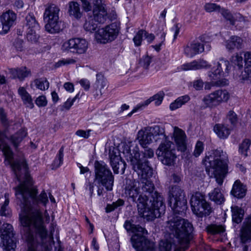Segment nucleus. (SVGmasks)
<instances>
[{"mask_svg": "<svg viewBox=\"0 0 251 251\" xmlns=\"http://www.w3.org/2000/svg\"><path fill=\"white\" fill-rule=\"evenodd\" d=\"M190 100V97L185 95L177 98L174 102H172L170 105V109L173 111L177 108H180L182 105L185 104Z\"/></svg>", "mask_w": 251, "mask_h": 251, "instance_id": "obj_29", "label": "nucleus"}, {"mask_svg": "<svg viewBox=\"0 0 251 251\" xmlns=\"http://www.w3.org/2000/svg\"><path fill=\"white\" fill-rule=\"evenodd\" d=\"M204 150V144L201 141H199L196 143L193 155L196 157L199 156L203 152Z\"/></svg>", "mask_w": 251, "mask_h": 251, "instance_id": "obj_51", "label": "nucleus"}, {"mask_svg": "<svg viewBox=\"0 0 251 251\" xmlns=\"http://www.w3.org/2000/svg\"><path fill=\"white\" fill-rule=\"evenodd\" d=\"M174 137L179 150L184 151L186 149L185 145L186 135L182 129L175 126L174 128Z\"/></svg>", "mask_w": 251, "mask_h": 251, "instance_id": "obj_22", "label": "nucleus"}, {"mask_svg": "<svg viewBox=\"0 0 251 251\" xmlns=\"http://www.w3.org/2000/svg\"><path fill=\"white\" fill-rule=\"evenodd\" d=\"M240 74H234V77L236 79L241 81L250 80L251 81V68H245L244 71H239Z\"/></svg>", "mask_w": 251, "mask_h": 251, "instance_id": "obj_38", "label": "nucleus"}, {"mask_svg": "<svg viewBox=\"0 0 251 251\" xmlns=\"http://www.w3.org/2000/svg\"><path fill=\"white\" fill-rule=\"evenodd\" d=\"M203 82L201 79L195 80L193 82V87L197 90H201L203 87Z\"/></svg>", "mask_w": 251, "mask_h": 251, "instance_id": "obj_62", "label": "nucleus"}, {"mask_svg": "<svg viewBox=\"0 0 251 251\" xmlns=\"http://www.w3.org/2000/svg\"><path fill=\"white\" fill-rule=\"evenodd\" d=\"M206 231L208 233L211 234H221L225 232V228L222 225L210 224L207 226Z\"/></svg>", "mask_w": 251, "mask_h": 251, "instance_id": "obj_37", "label": "nucleus"}, {"mask_svg": "<svg viewBox=\"0 0 251 251\" xmlns=\"http://www.w3.org/2000/svg\"><path fill=\"white\" fill-rule=\"evenodd\" d=\"M210 67L211 65L206 60L199 59L182 64L180 67V69L184 71H196L203 69H207L210 68Z\"/></svg>", "mask_w": 251, "mask_h": 251, "instance_id": "obj_17", "label": "nucleus"}, {"mask_svg": "<svg viewBox=\"0 0 251 251\" xmlns=\"http://www.w3.org/2000/svg\"><path fill=\"white\" fill-rule=\"evenodd\" d=\"M120 31V23L115 21L104 27L99 29L95 34L98 43L106 44L115 40Z\"/></svg>", "mask_w": 251, "mask_h": 251, "instance_id": "obj_9", "label": "nucleus"}, {"mask_svg": "<svg viewBox=\"0 0 251 251\" xmlns=\"http://www.w3.org/2000/svg\"><path fill=\"white\" fill-rule=\"evenodd\" d=\"M245 68H251V52H247L244 54Z\"/></svg>", "mask_w": 251, "mask_h": 251, "instance_id": "obj_59", "label": "nucleus"}, {"mask_svg": "<svg viewBox=\"0 0 251 251\" xmlns=\"http://www.w3.org/2000/svg\"><path fill=\"white\" fill-rule=\"evenodd\" d=\"M69 15L76 19H79L82 15L79 4L76 1H72L68 3Z\"/></svg>", "mask_w": 251, "mask_h": 251, "instance_id": "obj_25", "label": "nucleus"}, {"mask_svg": "<svg viewBox=\"0 0 251 251\" xmlns=\"http://www.w3.org/2000/svg\"><path fill=\"white\" fill-rule=\"evenodd\" d=\"M0 234L4 251H15L16 245L12 225L4 223L0 226Z\"/></svg>", "mask_w": 251, "mask_h": 251, "instance_id": "obj_12", "label": "nucleus"}, {"mask_svg": "<svg viewBox=\"0 0 251 251\" xmlns=\"http://www.w3.org/2000/svg\"><path fill=\"white\" fill-rule=\"evenodd\" d=\"M157 36H159L158 38L157 39L158 43L155 45L151 46L156 51L159 52L161 50V47L164 45L165 41L166 33L161 30L159 33H156Z\"/></svg>", "mask_w": 251, "mask_h": 251, "instance_id": "obj_41", "label": "nucleus"}, {"mask_svg": "<svg viewBox=\"0 0 251 251\" xmlns=\"http://www.w3.org/2000/svg\"><path fill=\"white\" fill-rule=\"evenodd\" d=\"M95 181L101 184L107 191H111L114 183V176L107 165L102 161L95 162Z\"/></svg>", "mask_w": 251, "mask_h": 251, "instance_id": "obj_6", "label": "nucleus"}, {"mask_svg": "<svg viewBox=\"0 0 251 251\" xmlns=\"http://www.w3.org/2000/svg\"><path fill=\"white\" fill-rule=\"evenodd\" d=\"M97 24L94 23V20L92 17H89L85 20L83 27L86 31L92 32L97 28Z\"/></svg>", "mask_w": 251, "mask_h": 251, "instance_id": "obj_40", "label": "nucleus"}, {"mask_svg": "<svg viewBox=\"0 0 251 251\" xmlns=\"http://www.w3.org/2000/svg\"><path fill=\"white\" fill-rule=\"evenodd\" d=\"M164 96L165 94L164 92L160 91L152 97L153 100L155 101V104L156 105H159L161 103Z\"/></svg>", "mask_w": 251, "mask_h": 251, "instance_id": "obj_53", "label": "nucleus"}, {"mask_svg": "<svg viewBox=\"0 0 251 251\" xmlns=\"http://www.w3.org/2000/svg\"><path fill=\"white\" fill-rule=\"evenodd\" d=\"M231 210L233 222L237 224L241 222L244 214V210L238 206H234L231 207Z\"/></svg>", "mask_w": 251, "mask_h": 251, "instance_id": "obj_35", "label": "nucleus"}, {"mask_svg": "<svg viewBox=\"0 0 251 251\" xmlns=\"http://www.w3.org/2000/svg\"><path fill=\"white\" fill-rule=\"evenodd\" d=\"M183 51L186 56L192 58L204 51V44L193 41L184 46Z\"/></svg>", "mask_w": 251, "mask_h": 251, "instance_id": "obj_19", "label": "nucleus"}, {"mask_svg": "<svg viewBox=\"0 0 251 251\" xmlns=\"http://www.w3.org/2000/svg\"><path fill=\"white\" fill-rule=\"evenodd\" d=\"M75 63V60L73 58L63 59L59 60L55 64V67L58 68L62 66L66 65L68 64H74Z\"/></svg>", "mask_w": 251, "mask_h": 251, "instance_id": "obj_52", "label": "nucleus"}, {"mask_svg": "<svg viewBox=\"0 0 251 251\" xmlns=\"http://www.w3.org/2000/svg\"><path fill=\"white\" fill-rule=\"evenodd\" d=\"M144 36L149 43H151L155 39V35L152 33H149L145 30Z\"/></svg>", "mask_w": 251, "mask_h": 251, "instance_id": "obj_63", "label": "nucleus"}, {"mask_svg": "<svg viewBox=\"0 0 251 251\" xmlns=\"http://www.w3.org/2000/svg\"><path fill=\"white\" fill-rule=\"evenodd\" d=\"M209 199L214 201L217 204H222L225 201L224 194L221 192V190L219 188H215L214 190L208 194Z\"/></svg>", "mask_w": 251, "mask_h": 251, "instance_id": "obj_26", "label": "nucleus"}, {"mask_svg": "<svg viewBox=\"0 0 251 251\" xmlns=\"http://www.w3.org/2000/svg\"><path fill=\"white\" fill-rule=\"evenodd\" d=\"M88 48V42L83 38H72L64 43L62 48L64 50H70V51L78 54H84L86 52Z\"/></svg>", "mask_w": 251, "mask_h": 251, "instance_id": "obj_15", "label": "nucleus"}, {"mask_svg": "<svg viewBox=\"0 0 251 251\" xmlns=\"http://www.w3.org/2000/svg\"><path fill=\"white\" fill-rule=\"evenodd\" d=\"M175 152L173 143L168 140H166L162 142L159 145L156 151V154L163 164L171 166L174 164L176 158Z\"/></svg>", "mask_w": 251, "mask_h": 251, "instance_id": "obj_11", "label": "nucleus"}, {"mask_svg": "<svg viewBox=\"0 0 251 251\" xmlns=\"http://www.w3.org/2000/svg\"><path fill=\"white\" fill-rule=\"evenodd\" d=\"M79 94H77L74 98L73 99L69 98L61 106V110H69L71 107L73 105L74 102L75 101L76 99H79Z\"/></svg>", "mask_w": 251, "mask_h": 251, "instance_id": "obj_47", "label": "nucleus"}, {"mask_svg": "<svg viewBox=\"0 0 251 251\" xmlns=\"http://www.w3.org/2000/svg\"><path fill=\"white\" fill-rule=\"evenodd\" d=\"M144 33L145 30L141 29L137 32L136 35L133 38V41L136 46L138 47L141 45Z\"/></svg>", "mask_w": 251, "mask_h": 251, "instance_id": "obj_50", "label": "nucleus"}, {"mask_svg": "<svg viewBox=\"0 0 251 251\" xmlns=\"http://www.w3.org/2000/svg\"><path fill=\"white\" fill-rule=\"evenodd\" d=\"M226 49L229 51H232L235 49H241L243 47V40L239 36H231L226 42Z\"/></svg>", "mask_w": 251, "mask_h": 251, "instance_id": "obj_23", "label": "nucleus"}, {"mask_svg": "<svg viewBox=\"0 0 251 251\" xmlns=\"http://www.w3.org/2000/svg\"><path fill=\"white\" fill-rule=\"evenodd\" d=\"M4 198L5 201L4 204L1 206L0 212L2 215L6 216L8 213L6 212V207L9 203V194L8 193H5L4 195Z\"/></svg>", "mask_w": 251, "mask_h": 251, "instance_id": "obj_55", "label": "nucleus"}, {"mask_svg": "<svg viewBox=\"0 0 251 251\" xmlns=\"http://www.w3.org/2000/svg\"><path fill=\"white\" fill-rule=\"evenodd\" d=\"M214 130L220 138L225 139L230 134L229 129L227 126L221 124L216 125L214 127Z\"/></svg>", "mask_w": 251, "mask_h": 251, "instance_id": "obj_30", "label": "nucleus"}, {"mask_svg": "<svg viewBox=\"0 0 251 251\" xmlns=\"http://www.w3.org/2000/svg\"><path fill=\"white\" fill-rule=\"evenodd\" d=\"M228 157L226 153L221 149L213 151L212 155L206 157L204 160L206 171L213 170V174L217 183L221 185L228 173Z\"/></svg>", "mask_w": 251, "mask_h": 251, "instance_id": "obj_4", "label": "nucleus"}, {"mask_svg": "<svg viewBox=\"0 0 251 251\" xmlns=\"http://www.w3.org/2000/svg\"><path fill=\"white\" fill-rule=\"evenodd\" d=\"M11 72L15 77H17L20 80H23L25 77L31 75L30 70L26 67L12 69Z\"/></svg>", "mask_w": 251, "mask_h": 251, "instance_id": "obj_28", "label": "nucleus"}, {"mask_svg": "<svg viewBox=\"0 0 251 251\" xmlns=\"http://www.w3.org/2000/svg\"><path fill=\"white\" fill-rule=\"evenodd\" d=\"M204 9L207 12H212L216 11H220L221 6L215 3L208 2L206 3L204 6Z\"/></svg>", "mask_w": 251, "mask_h": 251, "instance_id": "obj_48", "label": "nucleus"}, {"mask_svg": "<svg viewBox=\"0 0 251 251\" xmlns=\"http://www.w3.org/2000/svg\"><path fill=\"white\" fill-rule=\"evenodd\" d=\"M246 190L241 182L237 180L235 181L231 193L235 197L240 199L246 195Z\"/></svg>", "mask_w": 251, "mask_h": 251, "instance_id": "obj_27", "label": "nucleus"}, {"mask_svg": "<svg viewBox=\"0 0 251 251\" xmlns=\"http://www.w3.org/2000/svg\"><path fill=\"white\" fill-rule=\"evenodd\" d=\"M192 210L199 217L209 215L213 211L210 203L205 199L204 195L199 192L193 195L190 200Z\"/></svg>", "mask_w": 251, "mask_h": 251, "instance_id": "obj_10", "label": "nucleus"}, {"mask_svg": "<svg viewBox=\"0 0 251 251\" xmlns=\"http://www.w3.org/2000/svg\"><path fill=\"white\" fill-rule=\"evenodd\" d=\"M229 98V94L226 90L219 89L206 95L203 101L207 106L212 107L227 101Z\"/></svg>", "mask_w": 251, "mask_h": 251, "instance_id": "obj_13", "label": "nucleus"}, {"mask_svg": "<svg viewBox=\"0 0 251 251\" xmlns=\"http://www.w3.org/2000/svg\"><path fill=\"white\" fill-rule=\"evenodd\" d=\"M33 83L37 88L42 91L48 89L49 87V82L46 79H36L34 80Z\"/></svg>", "mask_w": 251, "mask_h": 251, "instance_id": "obj_43", "label": "nucleus"}, {"mask_svg": "<svg viewBox=\"0 0 251 251\" xmlns=\"http://www.w3.org/2000/svg\"><path fill=\"white\" fill-rule=\"evenodd\" d=\"M169 203L174 213L167 222V227L178 239L182 247L187 248L192 238L193 227L188 220L176 215H182L187 208L184 193L179 187H172Z\"/></svg>", "mask_w": 251, "mask_h": 251, "instance_id": "obj_2", "label": "nucleus"}, {"mask_svg": "<svg viewBox=\"0 0 251 251\" xmlns=\"http://www.w3.org/2000/svg\"><path fill=\"white\" fill-rule=\"evenodd\" d=\"M18 93L24 104L26 105V107L31 109L34 107L31 96L26 91L25 88L20 86L18 89Z\"/></svg>", "mask_w": 251, "mask_h": 251, "instance_id": "obj_24", "label": "nucleus"}, {"mask_svg": "<svg viewBox=\"0 0 251 251\" xmlns=\"http://www.w3.org/2000/svg\"><path fill=\"white\" fill-rule=\"evenodd\" d=\"M149 128H145L138 131L137 135V140L140 145L144 148H146L147 145L151 144L152 141V136Z\"/></svg>", "mask_w": 251, "mask_h": 251, "instance_id": "obj_20", "label": "nucleus"}, {"mask_svg": "<svg viewBox=\"0 0 251 251\" xmlns=\"http://www.w3.org/2000/svg\"><path fill=\"white\" fill-rule=\"evenodd\" d=\"M63 86H64V89L66 91H67L70 93H72V92H74V86L72 83H71L69 82H65Z\"/></svg>", "mask_w": 251, "mask_h": 251, "instance_id": "obj_64", "label": "nucleus"}, {"mask_svg": "<svg viewBox=\"0 0 251 251\" xmlns=\"http://www.w3.org/2000/svg\"><path fill=\"white\" fill-rule=\"evenodd\" d=\"M16 18V14L12 11L8 10L3 13L0 17V33H7L14 24Z\"/></svg>", "mask_w": 251, "mask_h": 251, "instance_id": "obj_16", "label": "nucleus"}, {"mask_svg": "<svg viewBox=\"0 0 251 251\" xmlns=\"http://www.w3.org/2000/svg\"><path fill=\"white\" fill-rule=\"evenodd\" d=\"M25 27L26 30H40V26L33 15L29 14L25 18Z\"/></svg>", "mask_w": 251, "mask_h": 251, "instance_id": "obj_32", "label": "nucleus"}, {"mask_svg": "<svg viewBox=\"0 0 251 251\" xmlns=\"http://www.w3.org/2000/svg\"><path fill=\"white\" fill-rule=\"evenodd\" d=\"M124 227L127 231L135 233L132 236L131 241L136 251H155L154 243L150 241L145 236L147 234V231L145 228L132 224L129 221H126Z\"/></svg>", "mask_w": 251, "mask_h": 251, "instance_id": "obj_5", "label": "nucleus"}, {"mask_svg": "<svg viewBox=\"0 0 251 251\" xmlns=\"http://www.w3.org/2000/svg\"><path fill=\"white\" fill-rule=\"evenodd\" d=\"M137 175L138 180L126 179L123 195L129 202L137 203L138 211L141 217L152 221L164 214L165 205L163 198L155 192L151 195L150 202L147 203L149 196L153 192L154 184L150 180L151 176Z\"/></svg>", "mask_w": 251, "mask_h": 251, "instance_id": "obj_1", "label": "nucleus"}, {"mask_svg": "<svg viewBox=\"0 0 251 251\" xmlns=\"http://www.w3.org/2000/svg\"><path fill=\"white\" fill-rule=\"evenodd\" d=\"M39 30L29 29L26 30V39L28 41L31 43H36L39 37L38 32Z\"/></svg>", "mask_w": 251, "mask_h": 251, "instance_id": "obj_45", "label": "nucleus"}, {"mask_svg": "<svg viewBox=\"0 0 251 251\" xmlns=\"http://www.w3.org/2000/svg\"><path fill=\"white\" fill-rule=\"evenodd\" d=\"M219 12L226 20L229 22L231 25H234L235 24V18L229 11L225 8H221Z\"/></svg>", "mask_w": 251, "mask_h": 251, "instance_id": "obj_46", "label": "nucleus"}, {"mask_svg": "<svg viewBox=\"0 0 251 251\" xmlns=\"http://www.w3.org/2000/svg\"><path fill=\"white\" fill-rule=\"evenodd\" d=\"M36 104L39 107H44L47 104V100L44 96L38 97L35 100Z\"/></svg>", "mask_w": 251, "mask_h": 251, "instance_id": "obj_58", "label": "nucleus"}, {"mask_svg": "<svg viewBox=\"0 0 251 251\" xmlns=\"http://www.w3.org/2000/svg\"><path fill=\"white\" fill-rule=\"evenodd\" d=\"M124 201L122 199L118 200L116 202H114L111 204H108L106 207V212H110L114 210L119 206H122L124 204Z\"/></svg>", "mask_w": 251, "mask_h": 251, "instance_id": "obj_49", "label": "nucleus"}, {"mask_svg": "<svg viewBox=\"0 0 251 251\" xmlns=\"http://www.w3.org/2000/svg\"><path fill=\"white\" fill-rule=\"evenodd\" d=\"M93 17L95 22L103 24L108 20H116L117 15L115 10L107 11L104 0H93Z\"/></svg>", "mask_w": 251, "mask_h": 251, "instance_id": "obj_8", "label": "nucleus"}, {"mask_svg": "<svg viewBox=\"0 0 251 251\" xmlns=\"http://www.w3.org/2000/svg\"><path fill=\"white\" fill-rule=\"evenodd\" d=\"M231 61L235 65L238 67V69H236L234 72L233 75L234 76V74L235 75H237V73H239V71H241V69L243 67V57L240 54H236L232 57Z\"/></svg>", "mask_w": 251, "mask_h": 251, "instance_id": "obj_39", "label": "nucleus"}, {"mask_svg": "<svg viewBox=\"0 0 251 251\" xmlns=\"http://www.w3.org/2000/svg\"><path fill=\"white\" fill-rule=\"evenodd\" d=\"M13 46L18 51H22L24 50V41L21 39H16L13 43Z\"/></svg>", "mask_w": 251, "mask_h": 251, "instance_id": "obj_56", "label": "nucleus"}, {"mask_svg": "<svg viewBox=\"0 0 251 251\" xmlns=\"http://www.w3.org/2000/svg\"><path fill=\"white\" fill-rule=\"evenodd\" d=\"M109 158L114 173L124 174L126 165L125 162L122 160L119 155H116L114 151H109Z\"/></svg>", "mask_w": 251, "mask_h": 251, "instance_id": "obj_18", "label": "nucleus"}, {"mask_svg": "<svg viewBox=\"0 0 251 251\" xmlns=\"http://www.w3.org/2000/svg\"><path fill=\"white\" fill-rule=\"evenodd\" d=\"M26 135V130L24 129H21L16 133L12 135L11 137V140L14 146L17 147Z\"/></svg>", "mask_w": 251, "mask_h": 251, "instance_id": "obj_36", "label": "nucleus"}, {"mask_svg": "<svg viewBox=\"0 0 251 251\" xmlns=\"http://www.w3.org/2000/svg\"><path fill=\"white\" fill-rule=\"evenodd\" d=\"M64 148L62 147L57 153L56 157L52 163V169L58 168L63 163Z\"/></svg>", "mask_w": 251, "mask_h": 251, "instance_id": "obj_42", "label": "nucleus"}, {"mask_svg": "<svg viewBox=\"0 0 251 251\" xmlns=\"http://www.w3.org/2000/svg\"><path fill=\"white\" fill-rule=\"evenodd\" d=\"M160 251H181L179 248H177L176 245L168 240H162L159 243Z\"/></svg>", "mask_w": 251, "mask_h": 251, "instance_id": "obj_31", "label": "nucleus"}, {"mask_svg": "<svg viewBox=\"0 0 251 251\" xmlns=\"http://www.w3.org/2000/svg\"><path fill=\"white\" fill-rule=\"evenodd\" d=\"M126 149L124 153L129 154L131 165L133 170L137 174L147 175L148 176H152L153 170L149 165L148 159L154 156V152L151 148L145 149L144 151L139 152L138 147L136 145L130 152V150L128 146H125Z\"/></svg>", "mask_w": 251, "mask_h": 251, "instance_id": "obj_3", "label": "nucleus"}, {"mask_svg": "<svg viewBox=\"0 0 251 251\" xmlns=\"http://www.w3.org/2000/svg\"><path fill=\"white\" fill-rule=\"evenodd\" d=\"M59 11L58 7L52 3L50 4L45 9L44 17V19H48L45 29L49 33H58L63 28L62 23L59 18Z\"/></svg>", "mask_w": 251, "mask_h": 251, "instance_id": "obj_7", "label": "nucleus"}, {"mask_svg": "<svg viewBox=\"0 0 251 251\" xmlns=\"http://www.w3.org/2000/svg\"><path fill=\"white\" fill-rule=\"evenodd\" d=\"M251 145V141L249 139H245L243 141L242 143L240 144L239 147V151L240 154L243 155L244 157L248 156L247 152L249 150Z\"/></svg>", "mask_w": 251, "mask_h": 251, "instance_id": "obj_44", "label": "nucleus"}, {"mask_svg": "<svg viewBox=\"0 0 251 251\" xmlns=\"http://www.w3.org/2000/svg\"><path fill=\"white\" fill-rule=\"evenodd\" d=\"M226 118L233 125H235L238 120L236 114L232 110L228 112Z\"/></svg>", "mask_w": 251, "mask_h": 251, "instance_id": "obj_57", "label": "nucleus"}, {"mask_svg": "<svg viewBox=\"0 0 251 251\" xmlns=\"http://www.w3.org/2000/svg\"><path fill=\"white\" fill-rule=\"evenodd\" d=\"M231 67L229 62L222 58L220 59L216 66L208 72V76L211 80L219 79L222 76H227Z\"/></svg>", "mask_w": 251, "mask_h": 251, "instance_id": "obj_14", "label": "nucleus"}, {"mask_svg": "<svg viewBox=\"0 0 251 251\" xmlns=\"http://www.w3.org/2000/svg\"><path fill=\"white\" fill-rule=\"evenodd\" d=\"M211 80V82L205 83V90H210L212 86H224L228 84V80L226 78L219 79L216 80Z\"/></svg>", "mask_w": 251, "mask_h": 251, "instance_id": "obj_33", "label": "nucleus"}, {"mask_svg": "<svg viewBox=\"0 0 251 251\" xmlns=\"http://www.w3.org/2000/svg\"><path fill=\"white\" fill-rule=\"evenodd\" d=\"M0 121L3 125H7L8 124L6 114L3 108H0Z\"/></svg>", "mask_w": 251, "mask_h": 251, "instance_id": "obj_60", "label": "nucleus"}, {"mask_svg": "<svg viewBox=\"0 0 251 251\" xmlns=\"http://www.w3.org/2000/svg\"><path fill=\"white\" fill-rule=\"evenodd\" d=\"M147 128H149V130L151 132L152 137H153V136H160L164 139V141L168 140L167 137L165 134L164 128L162 126L155 125L153 126L148 127Z\"/></svg>", "mask_w": 251, "mask_h": 251, "instance_id": "obj_34", "label": "nucleus"}, {"mask_svg": "<svg viewBox=\"0 0 251 251\" xmlns=\"http://www.w3.org/2000/svg\"><path fill=\"white\" fill-rule=\"evenodd\" d=\"M151 61V58L148 55L143 56L140 61L141 65L145 69H148Z\"/></svg>", "mask_w": 251, "mask_h": 251, "instance_id": "obj_54", "label": "nucleus"}, {"mask_svg": "<svg viewBox=\"0 0 251 251\" xmlns=\"http://www.w3.org/2000/svg\"><path fill=\"white\" fill-rule=\"evenodd\" d=\"M240 239L242 243L251 240V215L247 218L241 229Z\"/></svg>", "mask_w": 251, "mask_h": 251, "instance_id": "obj_21", "label": "nucleus"}, {"mask_svg": "<svg viewBox=\"0 0 251 251\" xmlns=\"http://www.w3.org/2000/svg\"><path fill=\"white\" fill-rule=\"evenodd\" d=\"M91 130L85 131L83 130H78L76 132V135L84 138H88L90 136Z\"/></svg>", "mask_w": 251, "mask_h": 251, "instance_id": "obj_61", "label": "nucleus"}]
</instances>
